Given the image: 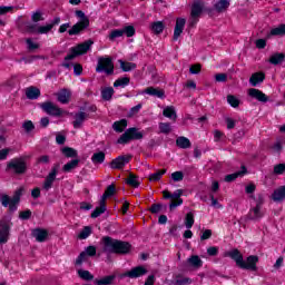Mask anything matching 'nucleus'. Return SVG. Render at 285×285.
Segmentation results:
<instances>
[{
	"label": "nucleus",
	"instance_id": "nucleus-42",
	"mask_svg": "<svg viewBox=\"0 0 285 285\" xmlns=\"http://www.w3.org/2000/svg\"><path fill=\"white\" fill-rule=\"evenodd\" d=\"M91 161L92 164H104V161H106V153H94V155L91 156Z\"/></svg>",
	"mask_w": 285,
	"mask_h": 285
},
{
	"label": "nucleus",
	"instance_id": "nucleus-26",
	"mask_svg": "<svg viewBox=\"0 0 285 285\" xmlns=\"http://www.w3.org/2000/svg\"><path fill=\"white\" fill-rule=\"evenodd\" d=\"M284 61H285V53L284 52H275L268 59V62L272 66H281V63H284Z\"/></svg>",
	"mask_w": 285,
	"mask_h": 285
},
{
	"label": "nucleus",
	"instance_id": "nucleus-43",
	"mask_svg": "<svg viewBox=\"0 0 285 285\" xmlns=\"http://www.w3.org/2000/svg\"><path fill=\"white\" fill-rule=\"evenodd\" d=\"M141 183L137 180V176L135 174H129L128 178L126 179V185L130 186L131 188H139Z\"/></svg>",
	"mask_w": 285,
	"mask_h": 285
},
{
	"label": "nucleus",
	"instance_id": "nucleus-3",
	"mask_svg": "<svg viewBox=\"0 0 285 285\" xmlns=\"http://www.w3.org/2000/svg\"><path fill=\"white\" fill-rule=\"evenodd\" d=\"M21 195H23V188H18L12 198L8 196V194H4L1 196L0 202L3 206V208L9 207V213H14L17 208H19V204L21 202Z\"/></svg>",
	"mask_w": 285,
	"mask_h": 285
},
{
	"label": "nucleus",
	"instance_id": "nucleus-5",
	"mask_svg": "<svg viewBox=\"0 0 285 285\" xmlns=\"http://www.w3.org/2000/svg\"><path fill=\"white\" fill-rule=\"evenodd\" d=\"M141 139H144V132L139 131L137 127H130L117 139V144L126 146L130 141H139Z\"/></svg>",
	"mask_w": 285,
	"mask_h": 285
},
{
	"label": "nucleus",
	"instance_id": "nucleus-60",
	"mask_svg": "<svg viewBox=\"0 0 285 285\" xmlns=\"http://www.w3.org/2000/svg\"><path fill=\"white\" fill-rule=\"evenodd\" d=\"M215 80L218 83H226V81H228V75H226V73H216L215 75Z\"/></svg>",
	"mask_w": 285,
	"mask_h": 285
},
{
	"label": "nucleus",
	"instance_id": "nucleus-45",
	"mask_svg": "<svg viewBox=\"0 0 285 285\" xmlns=\"http://www.w3.org/2000/svg\"><path fill=\"white\" fill-rule=\"evenodd\" d=\"M56 180H57V177L48 174L42 185L43 190H47V191L50 190L52 188V184H55Z\"/></svg>",
	"mask_w": 285,
	"mask_h": 285
},
{
	"label": "nucleus",
	"instance_id": "nucleus-22",
	"mask_svg": "<svg viewBox=\"0 0 285 285\" xmlns=\"http://www.w3.org/2000/svg\"><path fill=\"white\" fill-rule=\"evenodd\" d=\"M240 168H242V170H238L234 174L226 175L225 181L227 184H230V183L235 181V179H237L238 177H244V175H246V173H248V169L246 168V166L243 165Z\"/></svg>",
	"mask_w": 285,
	"mask_h": 285
},
{
	"label": "nucleus",
	"instance_id": "nucleus-13",
	"mask_svg": "<svg viewBox=\"0 0 285 285\" xmlns=\"http://www.w3.org/2000/svg\"><path fill=\"white\" fill-rule=\"evenodd\" d=\"M10 223L0 220V244H8L10 239Z\"/></svg>",
	"mask_w": 285,
	"mask_h": 285
},
{
	"label": "nucleus",
	"instance_id": "nucleus-1",
	"mask_svg": "<svg viewBox=\"0 0 285 285\" xmlns=\"http://www.w3.org/2000/svg\"><path fill=\"white\" fill-rule=\"evenodd\" d=\"M102 244V250L112 255H128L132 250V245L129 242L116 239L110 236H104Z\"/></svg>",
	"mask_w": 285,
	"mask_h": 285
},
{
	"label": "nucleus",
	"instance_id": "nucleus-16",
	"mask_svg": "<svg viewBox=\"0 0 285 285\" xmlns=\"http://www.w3.org/2000/svg\"><path fill=\"white\" fill-rule=\"evenodd\" d=\"M248 96L252 97V99H256L257 101H261V104H266L268 101V96H266L264 91L257 88H250L248 90Z\"/></svg>",
	"mask_w": 285,
	"mask_h": 285
},
{
	"label": "nucleus",
	"instance_id": "nucleus-20",
	"mask_svg": "<svg viewBox=\"0 0 285 285\" xmlns=\"http://www.w3.org/2000/svg\"><path fill=\"white\" fill-rule=\"evenodd\" d=\"M56 96L59 104H70V98L72 97V92L69 89L63 88L60 91H58Z\"/></svg>",
	"mask_w": 285,
	"mask_h": 285
},
{
	"label": "nucleus",
	"instance_id": "nucleus-8",
	"mask_svg": "<svg viewBox=\"0 0 285 285\" xmlns=\"http://www.w3.org/2000/svg\"><path fill=\"white\" fill-rule=\"evenodd\" d=\"M96 72H106V75H115V62L110 57H100L96 67Z\"/></svg>",
	"mask_w": 285,
	"mask_h": 285
},
{
	"label": "nucleus",
	"instance_id": "nucleus-23",
	"mask_svg": "<svg viewBox=\"0 0 285 285\" xmlns=\"http://www.w3.org/2000/svg\"><path fill=\"white\" fill-rule=\"evenodd\" d=\"M115 279H117V276L115 274L104 276L101 278H95L94 284L95 285H114Z\"/></svg>",
	"mask_w": 285,
	"mask_h": 285
},
{
	"label": "nucleus",
	"instance_id": "nucleus-39",
	"mask_svg": "<svg viewBox=\"0 0 285 285\" xmlns=\"http://www.w3.org/2000/svg\"><path fill=\"white\" fill-rule=\"evenodd\" d=\"M193 284V278L184 277L181 274H177L174 281V285H190Z\"/></svg>",
	"mask_w": 285,
	"mask_h": 285
},
{
	"label": "nucleus",
	"instance_id": "nucleus-28",
	"mask_svg": "<svg viewBox=\"0 0 285 285\" xmlns=\"http://www.w3.org/2000/svg\"><path fill=\"white\" fill-rule=\"evenodd\" d=\"M118 63H119L122 72H131V70L137 69V63H135V62H128L126 60L119 59Z\"/></svg>",
	"mask_w": 285,
	"mask_h": 285
},
{
	"label": "nucleus",
	"instance_id": "nucleus-44",
	"mask_svg": "<svg viewBox=\"0 0 285 285\" xmlns=\"http://www.w3.org/2000/svg\"><path fill=\"white\" fill-rule=\"evenodd\" d=\"M166 26L161 21H156L151 23V31L154 35H161Z\"/></svg>",
	"mask_w": 285,
	"mask_h": 285
},
{
	"label": "nucleus",
	"instance_id": "nucleus-25",
	"mask_svg": "<svg viewBox=\"0 0 285 285\" xmlns=\"http://www.w3.org/2000/svg\"><path fill=\"white\" fill-rule=\"evenodd\" d=\"M26 97L27 99L35 101V99H38L41 97V90L35 86H31L26 89Z\"/></svg>",
	"mask_w": 285,
	"mask_h": 285
},
{
	"label": "nucleus",
	"instance_id": "nucleus-33",
	"mask_svg": "<svg viewBox=\"0 0 285 285\" xmlns=\"http://www.w3.org/2000/svg\"><path fill=\"white\" fill-rule=\"evenodd\" d=\"M176 146L178 148H183V150H186V149L190 148V146H193V144L190 142V139H188L184 136H179L176 139Z\"/></svg>",
	"mask_w": 285,
	"mask_h": 285
},
{
	"label": "nucleus",
	"instance_id": "nucleus-9",
	"mask_svg": "<svg viewBox=\"0 0 285 285\" xmlns=\"http://www.w3.org/2000/svg\"><path fill=\"white\" fill-rule=\"evenodd\" d=\"M39 108L49 117H62L63 109L59 108V106L55 105L52 101H45L39 105Z\"/></svg>",
	"mask_w": 285,
	"mask_h": 285
},
{
	"label": "nucleus",
	"instance_id": "nucleus-63",
	"mask_svg": "<svg viewBox=\"0 0 285 285\" xmlns=\"http://www.w3.org/2000/svg\"><path fill=\"white\" fill-rule=\"evenodd\" d=\"M189 72L190 75H199V72H202V65L200 63L191 65L189 67Z\"/></svg>",
	"mask_w": 285,
	"mask_h": 285
},
{
	"label": "nucleus",
	"instance_id": "nucleus-32",
	"mask_svg": "<svg viewBox=\"0 0 285 285\" xmlns=\"http://www.w3.org/2000/svg\"><path fill=\"white\" fill-rule=\"evenodd\" d=\"M61 154L63 155V157H67V159H75L79 157V153L72 147L61 148Z\"/></svg>",
	"mask_w": 285,
	"mask_h": 285
},
{
	"label": "nucleus",
	"instance_id": "nucleus-36",
	"mask_svg": "<svg viewBox=\"0 0 285 285\" xmlns=\"http://www.w3.org/2000/svg\"><path fill=\"white\" fill-rule=\"evenodd\" d=\"M214 8L217 14H222V12H226L230 8V1H218L214 4Z\"/></svg>",
	"mask_w": 285,
	"mask_h": 285
},
{
	"label": "nucleus",
	"instance_id": "nucleus-30",
	"mask_svg": "<svg viewBox=\"0 0 285 285\" xmlns=\"http://www.w3.org/2000/svg\"><path fill=\"white\" fill-rule=\"evenodd\" d=\"M273 202H284L285 199V185L275 189L272 194Z\"/></svg>",
	"mask_w": 285,
	"mask_h": 285
},
{
	"label": "nucleus",
	"instance_id": "nucleus-57",
	"mask_svg": "<svg viewBox=\"0 0 285 285\" xmlns=\"http://www.w3.org/2000/svg\"><path fill=\"white\" fill-rule=\"evenodd\" d=\"M30 217H32V210L30 209H26L19 213V219H21L22 222H28Z\"/></svg>",
	"mask_w": 285,
	"mask_h": 285
},
{
	"label": "nucleus",
	"instance_id": "nucleus-11",
	"mask_svg": "<svg viewBox=\"0 0 285 285\" xmlns=\"http://www.w3.org/2000/svg\"><path fill=\"white\" fill-rule=\"evenodd\" d=\"M144 275H148V268H146L144 265H138L122 273L121 277H129V279H139V277H144Z\"/></svg>",
	"mask_w": 285,
	"mask_h": 285
},
{
	"label": "nucleus",
	"instance_id": "nucleus-62",
	"mask_svg": "<svg viewBox=\"0 0 285 285\" xmlns=\"http://www.w3.org/2000/svg\"><path fill=\"white\" fill-rule=\"evenodd\" d=\"M50 30H52V26H50V23L47 26H40L38 27V35H48Z\"/></svg>",
	"mask_w": 285,
	"mask_h": 285
},
{
	"label": "nucleus",
	"instance_id": "nucleus-35",
	"mask_svg": "<svg viewBox=\"0 0 285 285\" xmlns=\"http://www.w3.org/2000/svg\"><path fill=\"white\" fill-rule=\"evenodd\" d=\"M79 161H81V160H79V158L69 160L67 164L63 165L62 171L71 173L72 170H75V168H77L79 166Z\"/></svg>",
	"mask_w": 285,
	"mask_h": 285
},
{
	"label": "nucleus",
	"instance_id": "nucleus-48",
	"mask_svg": "<svg viewBox=\"0 0 285 285\" xmlns=\"http://www.w3.org/2000/svg\"><path fill=\"white\" fill-rule=\"evenodd\" d=\"M185 226L188 229H190V228H193V226H195V214H193V212H189L186 214Z\"/></svg>",
	"mask_w": 285,
	"mask_h": 285
},
{
	"label": "nucleus",
	"instance_id": "nucleus-27",
	"mask_svg": "<svg viewBox=\"0 0 285 285\" xmlns=\"http://www.w3.org/2000/svg\"><path fill=\"white\" fill-rule=\"evenodd\" d=\"M264 79H266V73L259 71L255 72L249 78L250 86L256 87L258 83H263Z\"/></svg>",
	"mask_w": 285,
	"mask_h": 285
},
{
	"label": "nucleus",
	"instance_id": "nucleus-49",
	"mask_svg": "<svg viewBox=\"0 0 285 285\" xmlns=\"http://www.w3.org/2000/svg\"><path fill=\"white\" fill-rule=\"evenodd\" d=\"M90 235H92V227L85 226L82 230L78 234V239H88Z\"/></svg>",
	"mask_w": 285,
	"mask_h": 285
},
{
	"label": "nucleus",
	"instance_id": "nucleus-34",
	"mask_svg": "<svg viewBox=\"0 0 285 285\" xmlns=\"http://www.w3.org/2000/svg\"><path fill=\"white\" fill-rule=\"evenodd\" d=\"M104 213H106V202L100 199V205L95 208L90 217L91 219H97V217H100V215H104Z\"/></svg>",
	"mask_w": 285,
	"mask_h": 285
},
{
	"label": "nucleus",
	"instance_id": "nucleus-14",
	"mask_svg": "<svg viewBox=\"0 0 285 285\" xmlns=\"http://www.w3.org/2000/svg\"><path fill=\"white\" fill-rule=\"evenodd\" d=\"M92 43H95V41L89 39L82 43L77 45L76 47H72V49H73V51H76L78 57H81V56L88 53V50H90V48L92 47Z\"/></svg>",
	"mask_w": 285,
	"mask_h": 285
},
{
	"label": "nucleus",
	"instance_id": "nucleus-18",
	"mask_svg": "<svg viewBox=\"0 0 285 285\" xmlns=\"http://www.w3.org/2000/svg\"><path fill=\"white\" fill-rule=\"evenodd\" d=\"M145 95H149V97H157L158 99L166 98V91L164 89L147 87L144 91Z\"/></svg>",
	"mask_w": 285,
	"mask_h": 285
},
{
	"label": "nucleus",
	"instance_id": "nucleus-31",
	"mask_svg": "<svg viewBox=\"0 0 285 285\" xmlns=\"http://www.w3.org/2000/svg\"><path fill=\"white\" fill-rule=\"evenodd\" d=\"M163 117H166L167 119H171V121H177V111L175 110V107L167 106L163 110Z\"/></svg>",
	"mask_w": 285,
	"mask_h": 285
},
{
	"label": "nucleus",
	"instance_id": "nucleus-51",
	"mask_svg": "<svg viewBox=\"0 0 285 285\" xmlns=\"http://www.w3.org/2000/svg\"><path fill=\"white\" fill-rule=\"evenodd\" d=\"M227 104H229V106H232V108H239V104H242V101L236 96L228 95Z\"/></svg>",
	"mask_w": 285,
	"mask_h": 285
},
{
	"label": "nucleus",
	"instance_id": "nucleus-58",
	"mask_svg": "<svg viewBox=\"0 0 285 285\" xmlns=\"http://www.w3.org/2000/svg\"><path fill=\"white\" fill-rule=\"evenodd\" d=\"M204 12L205 14H208L210 19H214V17H217V10L215 9V7H205Z\"/></svg>",
	"mask_w": 285,
	"mask_h": 285
},
{
	"label": "nucleus",
	"instance_id": "nucleus-12",
	"mask_svg": "<svg viewBox=\"0 0 285 285\" xmlns=\"http://www.w3.org/2000/svg\"><path fill=\"white\" fill-rule=\"evenodd\" d=\"M130 159H132V156H118L117 158L112 159L110 161V168L111 170H124L127 164H130Z\"/></svg>",
	"mask_w": 285,
	"mask_h": 285
},
{
	"label": "nucleus",
	"instance_id": "nucleus-64",
	"mask_svg": "<svg viewBox=\"0 0 285 285\" xmlns=\"http://www.w3.org/2000/svg\"><path fill=\"white\" fill-rule=\"evenodd\" d=\"M285 173V164H278L274 166V175H284Z\"/></svg>",
	"mask_w": 285,
	"mask_h": 285
},
{
	"label": "nucleus",
	"instance_id": "nucleus-37",
	"mask_svg": "<svg viewBox=\"0 0 285 285\" xmlns=\"http://www.w3.org/2000/svg\"><path fill=\"white\" fill-rule=\"evenodd\" d=\"M188 264L193 268H202L204 266V261L198 255H193L188 258Z\"/></svg>",
	"mask_w": 285,
	"mask_h": 285
},
{
	"label": "nucleus",
	"instance_id": "nucleus-7",
	"mask_svg": "<svg viewBox=\"0 0 285 285\" xmlns=\"http://www.w3.org/2000/svg\"><path fill=\"white\" fill-rule=\"evenodd\" d=\"M9 170H13L16 175H26L28 173V164L26 157L13 158L7 164Z\"/></svg>",
	"mask_w": 285,
	"mask_h": 285
},
{
	"label": "nucleus",
	"instance_id": "nucleus-15",
	"mask_svg": "<svg viewBox=\"0 0 285 285\" xmlns=\"http://www.w3.org/2000/svg\"><path fill=\"white\" fill-rule=\"evenodd\" d=\"M184 28H186V19L177 18L176 24L174 28V36H173L174 41H177L179 39V37H181V33L184 32Z\"/></svg>",
	"mask_w": 285,
	"mask_h": 285
},
{
	"label": "nucleus",
	"instance_id": "nucleus-2",
	"mask_svg": "<svg viewBox=\"0 0 285 285\" xmlns=\"http://www.w3.org/2000/svg\"><path fill=\"white\" fill-rule=\"evenodd\" d=\"M226 257H230L236 264L238 268L242 271H257V263L259 262V256L257 255H249L246 261H244V255L239 249L234 248L230 252L226 253Z\"/></svg>",
	"mask_w": 285,
	"mask_h": 285
},
{
	"label": "nucleus",
	"instance_id": "nucleus-21",
	"mask_svg": "<svg viewBox=\"0 0 285 285\" xmlns=\"http://www.w3.org/2000/svg\"><path fill=\"white\" fill-rule=\"evenodd\" d=\"M32 237H35L36 242L43 244V242H46V239H48V229L38 227L32 230Z\"/></svg>",
	"mask_w": 285,
	"mask_h": 285
},
{
	"label": "nucleus",
	"instance_id": "nucleus-40",
	"mask_svg": "<svg viewBox=\"0 0 285 285\" xmlns=\"http://www.w3.org/2000/svg\"><path fill=\"white\" fill-rule=\"evenodd\" d=\"M126 86H130V77H120L114 82V88H126Z\"/></svg>",
	"mask_w": 285,
	"mask_h": 285
},
{
	"label": "nucleus",
	"instance_id": "nucleus-29",
	"mask_svg": "<svg viewBox=\"0 0 285 285\" xmlns=\"http://www.w3.org/2000/svg\"><path fill=\"white\" fill-rule=\"evenodd\" d=\"M126 128H128V120L126 118L117 120L112 124V129L115 132H124Z\"/></svg>",
	"mask_w": 285,
	"mask_h": 285
},
{
	"label": "nucleus",
	"instance_id": "nucleus-41",
	"mask_svg": "<svg viewBox=\"0 0 285 285\" xmlns=\"http://www.w3.org/2000/svg\"><path fill=\"white\" fill-rule=\"evenodd\" d=\"M112 95H115V89L112 87H106L101 90V99L104 101H110V99H112Z\"/></svg>",
	"mask_w": 285,
	"mask_h": 285
},
{
	"label": "nucleus",
	"instance_id": "nucleus-4",
	"mask_svg": "<svg viewBox=\"0 0 285 285\" xmlns=\"http://www.w3.org/2000/svg\"><path fill=\"white\" fill-rule=\"evenodd\" d=\"M76 17L80 20L68 30L69 37L81 35L83 30L90 28V19L86 17V13L82 10H76Z\"/></svg>",
	"mask_w": 285,
	"mask_h": 285
},
{
	"label": "nucleus",
	"instance_id": "nucleus-55",
	"mask_svg": "<svg viewBox=\"0 0 285 285\" xmlns=\"http://www.w3.org/2000/svg\"><path fill=\"white\" fill-rule=\"evenodd\" d=\"M22 128L24 130V132L30 134L32 132V130H35V122H32V120H27L22 124Z\"/></svg>",
	"mask_w": 285,
	"mask_h": 285
},
{
	"label": "nucleus",
	"instance_id": "nucleus-54",
	"mask_svg": "<svg viewBox=\"0 0 285 285\" xmlns=\"http://www.w3.org/2000/svg\"><path fill=\"white\" fill-rule=\"evenodd\" d=\"M89 257L90 256H88V254H86L85 252H81L76 258V266H81L83 262H88Z\"/></svg>",
	"mask_w": 285,
	"mask_h": 285
},
{
	"label": "nucleus",
	"instance_id": "nucleus-56",
	"mask_svg": "<svg viewBox=\"0 0 285 285\" xmlns=\"http://www.w3.org/2000/svg\"><path fill=\"white\" fill-rule=\"evenodd\" d=\"M87 255V257H95L97 255V246L89 245L83 250Z\"/></svg>",
	"mask_w": 285,
	"mask_h": 285
},
{
	"label": "nucleus",
	"instance_id": "nucleus-46",
	"mask_svg": "<svg viewBox=\"0 0 285 285\" xmlns=\"http://www.w3.org/2000/svg\"><path fill=\"white\" fill-rule=\"evenodd\" d=\"M78 276L80 279H83L85 282H92L95 279V275H92L89 271L86 269H79Z\"/></svg>",
	"mask_w": 285,
	"mask_h": 285
},
{
	"label": "nucleus",
	"instance_id": "nucleus-24",
	"mask_svg": "<svg viewBox=\"0 0 285 285\" xmlns=\"http://www.w3.org/2000/svg\"><path fill=\"white\" fill-rule=\"evenodd\" d=\"M271 37H285V23L278 24L266 33V39H271Z\"/></svg>",
	"mask_w": 285,
	"mask_h": 285
},
{
	"label": "nucleus",
	"instance_id": "nucleus-19",
	"mask_svg": "<svg viewBox=\"0 0 285 285\" xmlns=\"http://www.w3.org/2000/svg\"><path fill=\"white\" fill-rule=\"evenodd\" d=\"M263 217L264 212H262V207H259V205L250 208L247 214V219H250L252 222H257V219H262Z\"/></svg>",
	"mask_w": 285,
	"mask_h": 285
},
{
	"label": "nucleus",
	"instance_id": "nucleus-59",
	"mask_svg": "<svg viewBox=\"0 0 285 285\" xmlns=\"http://www.w3.org/2000/svg\"><path fill=\"white\" fill-rule=\"evenodd\" d=\"M19 10V7H3L0 6V16L1 14H8V12L17 11Z\"/></svg>",
	"mask_w": 285,
	"mask_h": 285
},
{
	"label": "nucleus",
	"instance_id": "nucleus-53",
	"mask_svg": "<svg viewBox=\"0 0 285 285\" xmlns=\"http://www.w3.org/2000/svg\"><path fill=\"white\" fill-rule=\"evenodd\" d=\"M164 208V205L160 204V203H157V204H153L150 207H149V213H151V215H157L159 213H161V209Z\"/></svg>",
	"mask_w": 285,
	"mask_h": 285
},
{
	"label": "nucleus",
	"instance_id": "nucleus-10",
	"mask_svg": "<svg viewBox=\"0 0 285 285\" xmlns=\"http://www.w3.org/2000/svg\"><path fill=\"white\" fill-rule=\"evenodd\" d=\"M136 30L134 26H126L122 29H114L109 32L108 39L109 41H115V39H119V37L126 35V37H135Z\"/></svg>",
	"mask_w": 285,
	"mask_h": 285
},
{
	"label": "nucleus",
	"instance_id": "nucleus-38",
	"mask_svg": "<svg viewBox=\"0 0 285 285\" xmlns=\"http://www.w3.org/2000/svg\"><path fill=\"white\" fill-rule=\"evenodd\" d=\"M117 193V187L115 186V184L109 185L105 193L101 196V202H106V199H109V197H114V195Z\"/></svg>",
	"mask_w": 285,
	"mask_h": 285
},
{
	"label": "nucleus",
	"instance_id": "nucleus-17",
	"mask_svg": "<svg viewBox=\"0 0 285 285\" xmlns=\"http://www.w3.org/2000/svg\"><path fill=\"white\" fill-rule=\"evenodd\" d=\"M86 119H90V114H86L85 111L77 112L75 115V120L72 121V126L76 130H79L81 126H83V121Z\"/></svg>",
	"mask_w": 285,
	"mask_h": 285
},
{
	"label": "nucleus",
	"instance_id": "nucleus-61",
	"mask_svg": "<svg viewBox=\"0 0 285 285\" xmlns=\"http://www.w3.org/2000/svg\"><path fill=\"white\" fill-rule=\"evenodd\" d=\"M173 181H184V171H174L171 174Z\"/></svg>",
	"mask_w": 285,
	"mask_h": 285
},
{
	"label": "nucleus",
	"instance_id": "nucleus-6",
	"mask_svg": "<svg viewBox=\"0 0 285 285\" xmlns=\"http://www.w3.org/2000/svg\"><path fill=\"white\" fill-rule=\"evenodd\" d=\"M204 2L202 1H195L191 3L190 7V16H189V21H188V27L189 28H196L197 24L199 23V19H202V13L204 12Z\"/></svg>",
	"mask_w": 285,
	"mask_h": 285
},
{
	"label": "nucleus",
	"instance_id": "nucleus-47",
	"mask_svg": "<svg viewBox=\"0 0 285 285\" xmlns=\"http://www.w3.org/2000/svg\"><path fill=\"white\" fill-rule=\"evenodd\" d=\"M158 128L161 135H170V132H173V127L170 126V122H159Z\"/></svg>",
	"mask_w": 285,
	"mask_h": 285
},
{
	"label": "nucleus",
	"instance_id": "nucleus-52",
	"mask_svg": "<svg viewBox=\"0 0 285 285\" xmlns=\"http://www.w3.org/2000/svg\"><path fill=\"white\" fill-rule=\"evenodd\" d=\"M31 21L33 23H39V21H45L43 12H41L40 10L33 11L31 14Z\"/></svg>",
	"mask_w": 285,
	"mask_h": 285
},
{
	"label": "nucleus",
	"instance_id": "nucleus-50",
	"mask_svg": "<svg viewBox=\"0 0 285 285\" xmlns=\"http://www.w3.org/2000/svg\"><path fill=\"white\" fill-rule=\"evenodd\" d=\"M165 173H167V169H158L156 173L149 175V181H159Z\"/></svg>",
	"mask_w": 285,
	"mask_h": 285
}]
</instances>
